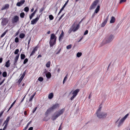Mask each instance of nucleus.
I'll return each instance as SVG.
<instances>
[{
    "instance_id": "obj_1",
    "label": "nucleus",
    "mask_w": 130,
    "mask_h": 130,
    "mask_svg": "<svg viewBox=\"0 0 130 130\" xmlns=\"http://www.w3.org/2000/svg\"><path fill=\"white\" fill-rule=\"evenodd\" d=\"M102 107L99 106V107L96 113V116L99 119L105 118L107 116V113L105 112H101Z\"/></svg>"
},
{
    "instance_id": "obj_2",
    "label": "nucleus",
    "mask_w": 130,
    "mask_h": 130,
    "mask_svg": "<svg viewBox=\"0 0 130 130\" xmlns=\"http://www.w3.org/2000/svg\"><path fill=\"white\" fill-rule=\"evenodd\" d=\"M64 111V109L59 110L56 111L54 114L52 116L51 119L53 120H54L56 119L58 117L62 114Z\"/></svg>"
},
{
    "instance_id": "obj_3",
    "label": "nucleus",
    "mask_w": 130,
    "mask_h": 130,
    "mask_svg": "<svg viewBox=\"0 0 130 130\" xmlns=\"http://www.w3.org/2000/svg\"><path fill=\"white\" fill-rule=\"evenodd\" d=\"M59 105L58 104H56L53 105L51 107L47 109L46 113L48 114L51 111H53L54 110L59 107Z\"/></svg>"
},
{
    "instance_id": "obj_4",
    "label": "nucleus",
    "mask_w": 130,
    "mask_h": 130,
    "mask_svg": "<svg viewBox=\"0 0 130 130\" xmlns=\"http://www.w3.org/2000/svg\"><path fill=\"white\" fill-rule=\"evenodd\" d=\"M128 115V113L125 115L123 118L120 120L117 126L118 127H119L122 124L124 121L127 118Z\"/></svg>"
},
{
    "instance_id": "obj_5",
    "label": "nucleus",
    "mask_w": 130,
    "mask_h": 130,
    "mask_svg": "<svg viewBox=\"0 0 130 130\" xmlns=\"http://www.w3.org/2000/svg\"><path fill=\"white\" fill-rule=\"evenodd\" d=\"M98 2V1L97 0H96L93 2L90 7L89 9L91 10L94 9L96 7Z\"/></svg>"
},
{
    "instance_id": "obj_6",
    "label": "nucleus",
    "mask_w": 130,
    "mask_h": 130,
    "mask_svg": "<svg viewBox=\"0 0 130 130\" xmlns=\"http://www.w3.org/2000/svg\"><path fill=\"white\" fill-rule=\"evenodd\" d=\"M114 38L113 35H110L108 36L106 40V42L108 43L111 42L113 40Z\"/></svg>"
},
{
    "instance_id": "obj_7",
    "label": "nucleus",
    "mask_w": 130,
    "mask_h": 130,
    "mask_svg": "<svg viewBox=\"0 0 130 130\" xmlns=\"http://www.w3.org/2000/svg\"><path fill=\"white\" fill-rule=\"evenodd\" d=\"M19 21V17L17 15L14 17L11 20V22L13 23H17Z\"/></svg>"
},
{
    "instance_id": "obj_8",
    "label": "nucleus",
    "mask_w": 130,
    "mask_h": 130,
    "mask_svg": "<svg viewBox=\"0 0 130 130\" xmlns=\"http://www.w3.org/2000/svg\"><path fill=\"white\" fill-rule=\"evenodd\" d=\"M56 38L54 39H50L49 42L50 46H52L53 45H54L56 43Z\"/></svg>"
},
{
    "instance_id": "obj_9",
    "label": "nucleus",
    "mask_w": 130,
    "mask_h": 130,
    "mask_svg": "<svg viewBox=\"0 0 130 130\" xmlns=\"http://www.w3.org/2000/svg\"><path fill=\"white\" fill-rule=\"evenodd\" d=\"M100 6L99 5H98L97 6L95 10L94 13L92 15V17H91L92 18H93L94 17V16L95 13H98V12H99V10H100Z\"/></svg>"
},
{
    "instance_id": "obj_10",
    "label": "nucleus",
    "mask_w": 130,
    "mask_h": 130,
    "mask_svg": "<svg viewBox=\"0 0 130 130\" xmlns=\"http://www.w3.org/2000/svg\"><path fill=\"white\" fill-rule=\"evenodd\" d=\"M64 32L63 30H61V33L60 34L59 38V41H61L63 38V37L64 36Z\"/></svg>"
},
{
    "instance_id": "obj_11",
    "label": "nucleus",
    "mask_w": 130,
    "mask_h": 130,
    "mask_svg": "<svg viewBox=\"0 0 130 130\" xmlns=\"http://www.w3.org/2000/svg\"><path fill=\"white\" fill-rule=\"evenodd\" d=\"M39 19V18L37 17L35 19L31 21V24H34L36 23Z\"/></svg>"
},
{
    "instance_id": "obj_12",
    "label": "nucleus",
    "mask_w": 130,
    "mask_h": 130,
    "mask_svg": "<svg viewBox=\"0 0 130 130\" xmlns=\"http://www.w3.org/2000/svg\"><path fill=\"white\" fill-rule=\"evenodd\" d=\"M25 2V1L24 0H21L20 2H18L17 3V5L18 6H20L24 4Z\"/></svg>"
},
{
    "instance_id": "obj_13",
    "label": "nucleus",
    "mask_w": 130,
    "mask_h": 130,
    "mask_svg": "<svg viewBox=\"0 0 130 130\" xmlns=\"http://www.w3.org/2000/svg\"><path fill=\"white\" fill-rule=\"evenodd\" d=\"M19 56V55H18L17 56H16L15 59H14V64L15 65L17 64V61L18 60Z\"/></svg>"
},
{
    "instance_id": "obj_14",
    "label": "nucleus",
    "mask_w": 130,
    "mask_h": 130,
    "mask_svg": "<svg viewBox=\"0 0 130 130\" xmlns=\"http://www.w3.org/2000/svg\"><path fill=\"white\" fill-rule=\"evenodd\" d=\"M79 89H77L75 90L73 92L72 94L73 95L75 96H76L77 95L79 91Z\"/></svg>"
},
{
    "instance_id": "obj_15",
    "label": "nucleus",
    "mask_w": 130,
    "mask_h": 130,
    "mask_svg": "<svg viewBox=\"0 0 130 130\" xmlns=\"http://www.w3.org/2000/svg\"><path fill=\"white\" fill-rule=\"evenodd\" d=\"M37 49V47H35L33 49V51H32V52L30 55V56H31L35 53Z\"/></svg>"
},
{
    "instance_id": "obj_16",
    "label": "nucleus",
    "mask_w": 130,
    "mask_h": 130,
    "mask_svg": "<svg viewBox=\"0 0 130 130\" xmlns=\"http://www.w3.org/2000/svg\"><path fill=\"white\" fill-rule=\"evenodd\" d=\"M79 24H77L76 27H74L73 28L72 31L74 32L75 31L79 28Z\"/></svg>"
},
{
    "instance_id": "obj_17",
    "label": "nucleus",
    "mask_w": 130,
    "mask_h": 130,
    "mask_svg": "<svg viewBox=\"0 0 130 130\" xmlns=\"http://www.w3.org/2000/svg\"><path fill=\"white\" fill-rule=\"evenodd\" d=\"M9 5L8 4H6L5 6H3L1 9L2 10H5L7 8H9Z\"/></svg>"
},
{
    "instance_id": "obj_18",
    "label": "nucleus",
    "mask_w": 130,
    "mask_h": 130,
    "mask_svg": "<svg viewBox=\"0 0 130 130\" xmlns=\"http://www.w3.org/2000/svg\"><path fill=\"white\" fill-rule=\"evenodd\" d=\"M46 76L47 78L49 79L51 78V75L50 72H48L46 74Z\"/></svg>"
},
{
    "instance_id": "obj_19",
    "label": "nucleus",
    "mask_w": 130,
    "mask_h": 130,
    "mask_svg": "<svg viewBox=\"0 0 130 130\" xmlns=\"http://www.w3.org/2000/svg\"><path fill=\"white\" fill-rule=\"evenodd\" d=\"M10 64V60H8L6 62L5 64V66L6 67L8 68L9 67Z\"/></svg>"
},
{
    "instance_id": "obj_20",
    "label": "nucleus",
    "mask_w": 130,
    "mask_h": 130,
    "mask_svg": "<svg viewBox=\"0 0 130 130\" xmlns=\"http://www.w3.org/2000/svg\"><path fill=\"white\" fill-rule=\"evenodd\" d=\"M115 21V18L112 16L111 17V19L110 21V23H114Z\"/></svg>"
},
{
    "instance_id": "obj_21",
    "label": "nucleus",
    "mask_w": 130,
    "mask_h": 130,
    "mask_svg": "<svg viewBox=\"0 0 130 130\" xmlns=\"http://www.w3.org/2000/svg\"><path fill=\"white\" fill-rule=\"evenodd\" d=\"M53 93H51L49 94L48 97L49 99H51L53 98Z\"/></svg>"
},
{
    "instance_id": "obj_22",
    "label": "nucleus",
    "mask_w": 130,
    "mask_h": 130,
    "mask_svg": "<svg viewBox=\"0 0 130 130\" xmlns=\"http://www.w3.org/2000/svg\"><path fill=\"white\" fill-rule=\"evenodd\" d=\"M56 37V36L54 34H52L51 35L50 39H54Z\"/></svg>"
},
{
    "instance_id": "obj_23",
    "label": "nucleus",
    "mask_w": 130,
    "mask_h": 130,
    "mask_svg": "<svg viewBox=\"0 0 130 130\" xmlns=\"http://www.w3.org/2000/svg\"><path fill=\"white\" fill-rule=\"evenodd\" d=\"M106 21H104V22L101 24V26L102 27H104L107 23Z\"/></svg>"
},
{
    "instance_id": "obj_24",
    "label": "nucleus",
    "mask_w": 130,
    "mask_h": 130,
    "mask_svg": "<svg viewBox=\"0 0 130 130\" xmlns=\"http://www.w3.org/2000/svg\"><path fill=\"white\" fill-rule=\"evenodd\" d=\"M82 53L81 52H78L76 54V56L78 57H80L82 55Z\"/></svg>"
},
{
    "instance_id": "obj_25",
    "label": "nucleus",
    "mask_w": 130,
    "mask_h": 130,
    "mask_svg": "<svg viewBox=\"0 0 130 130\" xmlns=\"http://www.w3.org/2000/svg\"><path fill=\"white\" fill-rule=\"evenodd\" d=\"M9 119H10V117H8L7 118L6 121H5L4 124L5 123L6 124H8V121H9Z\"/></svg>"
},
{
    "instance_id": "obj_26",
    "label": "nucleus",
    "mask_w": 130,
    "mask_h": 130,
    "mask_svg": "<svg viewBox=\"0 0 130 130\" xmlns=\"http://www.w3.org/2000/svg\"><path fill=\"white\" fill-rule=\"evenodd\" d=\"M50 61H48L46 64V67L47 68L49 67L50 66Z\"/></svg>"
},
{
    "instance_id": "obj_27",
    "label": "nucleus",
    "mask_w": 130,
    "mask_h": 130,
    "mask_svg": "<svg viewBox=\"0 0 130 130\" xmlns=\"http://www.w3.org/2000/svg\"><path fill=\"white\" fill-rule=\"evenodd\" d=\"M25 34L22 33L20 34L19 37L20 38L22 39L23 38L25 37Z\"/></svg>"
},
{
    "instance_id": "obj_28",
    "label": "nucleus",
    "mask_w": 130,
    "mask_h": 130,
    "mask_svg": "<svg viewBox=\"0 0 130 130\" xmlns=\"http://www.w3.org/2000/svg\"><path fill=\"white\" fill-rule=\"evenodd\" d=\"M35 95V94H33L30 96V98L29 100V102H31L32 101V99Z\"/></svg>"
},
{
    "instance_id": "obj_29",
    "label": "nucleus",
    "mask_w": 130,
    "mask_h": 130,
    "mask_svg": "<svg viewBox=\"0 0 130 130\" xmlns=\"http://www.w3.org/2000/svg\"><path fill=\"white\" fill-rule=\"evenodd\" d=\"M68 75V74L64 78V79L63 81V84H64L65 82L66 81V80L67 79Z\"/></svg>"
},
{
    "instance_id": "obj_30",
    "label": "nucleus",
    "mask_w": 130,
    "mask_h": 130,
    "mask_svg": "<svg viewBox=\"0 0 130 130\" xmlns=\"http://www.w3.org/2000/svg\"><path fill=\"white\" fill-rule=\"evenodd\" d=\"M24 77L22 76V75L21 76L20 78L19 79L18 82H19V83H20L22 81V79Z\"/></svg>"
},
{
    "instance_id": "obj_31",
    "label": "nucleus",
    "mask_w": 130,
    "mask_h": 130,
    "mask_svg": "<svg viewBox=\"0 0 130 130\" xmlns=\"http://www.w3.org/2000/svg\"><path fill=\"white\" fill-rule=\"evenodd\" d=\"M24 77L22 76V75L21 76L20 78L19 79L18 82H19V83H20L22 81V79Z\"/></svg>"
},
{
    "instance_id": "obj_32",
    "label": "nucleus",
    "mask_w": 130,
    "mask_h": 130,
    "mask_svg": "<svg viewBox=\"0 0 130 130\" xmlns=\"http://www.w3.org/2000/svg\"><path fill=\"white\" fill-rule=\"evenodd\" d=\"M25 57V56L24 54H21V59H23Z\"/></svg>"
},
{
    "instance_id": "obj_33",
    "label": "nucleus",
    "mask_w": 130,
    "mask_h": 130,
    "mask_svg": "<svg viewBox=\"0 0 130 130\" xmlns=\"http://www.w3.org/2000/svg\"><path fill=\"white\" fill-rule=\"evenodd\" d=\"M25 15V14L24 12H22L20 14V17L21 18H23Z\"/></svg>"
},
{
    "instance_id": "obj_34",
    "label": "nucleus",
    "mask_w": 130,
    "mask_h": 130,
    "mask_svg": "<svg viewBox=\"0 0 130 130\" xmlns=\"http://www.w3.org/2000/svg\"><path fill=\"white\" fill-rule=\"evenodd\" d=\"M16 102V101H15L11 105L10 107L9 108V109L8 110V111L10 109V108L13 106V105H14V104H15V102Z\"/></svg>"
},
{
    "instance_id": "obj_35",
    "label": "nucleus",
    "mask_w": 130,
    "mask_h": 130,
    "mask_svg": "<svg viewBox=\"0 0 130 130\" xmlns=\"http://www.w3.org/2000/svg\"><path fill=\"white\" fill-rule=\"evenodd\" d=\"M7 74L6 72H4L3 73V76L4 77H6L7 76Z\"/></svg>"
},
{
    "instance_id": "obj_36",
    "label": "nucleus",
    "mask_w": 130,
    "mask_h": 130,
    "mask_svg": "<svg viewBox=\"0 0 130 130\" xmlns=\"http://www.w3.org/2000/svg\"><path fill=\"white\" fill-rule=\"evenodd\" d=\"M24 10L26 12H28L29 10V8L27 7H26L24 8Z\"/></svg>"
},
{
    "instance_id": "obj_37",
    "label": "nucleus",
    "mask_w": 130,
    "mask_h": 130,
    "mask_svg": "<svg viewBox=\"0 0 130 130\" xmlns=\"http://www.w3.org/2000/svg\"><path fill=\"white\" fill-rule=\"evenodd\" d=\"M49 18L51 20H52L53 19L54 17L53 15H49Z\"/></svg>"
},
{
    "instance_id": "obj_38",
    "label": "nucleus",
    "mask_w": 130,
    "mask_h": 130,
    "mask_svg": "<svg viewBox=\"0 0 130 130\" xmlns=\"http://www.w3.org/2000/svg\"><path fill=\"white\" fill-rule=\"evenodd\" d=\"M38 80L39 81H40L42 82L43 81V77H40L39 78Z\"/></svg>"
},
{
    "instance_id": "obj_39",
    "label": "nucleus",
    "mask_w": 130,
    "mask_h": 130,
    "mask_svg": "<svg viewBox=\"0 0 130 130\" xmlns=\"http://www.w3.org/2000/svg\"><path fill=\"white\" fill-rule=\"evenodd\" d=\"M72 47V45L71 44H70L69 45L67 46L66 47V48L67 49H70Z\"/></svg>"
},
{
    "instance_id": "obj_40",
    "label": "nucleus",
    "mask_w": 130,
    "mask_h": 130,
    "mask_svg": "<svg viewBox=\"0 0 130 130\" xmlns=\"http://www.w3.org/2000/svg\"><path fill=\"white\" fill-rule=\"evenodd\" d=\"M28 61V59L27 58H26L24 60L23 62V64H25Z\"/></svg>"
},
{
    "instance_id": "obj_41",
    "label": "nucleus",
    "mask_w": 130,
    "mask_h": 130,
    "mask_svg": "<svg viewBox=\"0 0 130 130\" xmlns=\"http://www.w3.org/2000/svg\"><path fill=\"white\" fill-rule=\"evenodd\" d=\"M19 52V50L18 49H17L15 50V51L14 52V53L15 54H18Z\"/></svg>"
},
{
    "instance_id": "obj_42",
    "label": "nucleus",
    "mask_w": 130,
    "mask_h": 130,
    "mask_svg": "<svg viewBox=\"0 0 130 130\" xmlns=\"http://www.w3.org/2000/svg\"><path fill=\"white\" fill-rule=\"evenodd\" d=\"M15 41L16 43L18 42L19 41V38L18 37H16L15 38Z\"/></svg>"
},
{
    "instance_id": "obj_43",
    "label": "nucleus",
    "mask_w": 130,
    "mask_h": 130,
    "mask_svg": "<svg viewBox=\"0 0 130 130\" xmlns=\"http://www.w3.org/2000/svg\"><path fill=\"white\" fill-rule=\"evenodd\" d=\"M126 0H120L119 2L120 4H121L123 2H125Z\"/></svg>"
},
{
    "instance_id": "obj_44",
    "label": "nucleus",
    "mask_w": 130,
    "mask_h": 130,
    "mask_svg": "<svg viewBox=\"0 0 130 130\" xmlns=\"http://www.w3.org/2000/svg\"><path fill=\"white\" fill-rule=\"evenodd\" d=\"M6 32H4V33H3L2 34V35H1V37L2 38L3 37L5 36V35L6 34Z\"/></svg>"
},
{
    "instance_id": "obj_45",
    "label": "nucleus",
    "mask_w": 130,
    "mask_h": 130,
    "mask_svg": "<svg viewBox=\"0 0 130 130\" xmlns=\"http://www.w3.org/2000/svg\"><path fill=\"white\" fill-rule=\"evenodd\" d=\"M8 125V124H6L5 125L4 128L3 129V130H4L5 129H6L7 126Z\"/></svg>"
},
{
    "instance_id": "obj_46",
    "label": "nucleus",
    "mask_w": 130,
    "mask_h": 130,
    "mask_svg": "<svg viewBox=\"0 0 130 130\" xmlns=\"http://www.w3.org/2000/svg\"><path fill=\"white\" fill-rule=\"evenodd\" d=\"M33 14L31 13V15L29 16V18L30 19H31L32 18V17L34 16Z\"/></svg>"
},
{
    "instance_id": "obj_47",
    "label": "nucleus",
    "mask_w": 130,
    "mask_h": 130,
    "mask_svg": "<svg viewBox=\"0 0 130 130\" xmlns=\"http://www.w3.org/2000/svg\"><path fill=\"white\" fill-rule=\"evenodd\" d=\"M72 29L71 28L69 30L68 32L69 34H70L72 32Z\"/></svg>"
},
{
    "instance_id": "obj_48",
    "label": "nucleus",
    "mask_w": 130,
    "mask_h": 130,
    "mask_svg": "<svg viewBox=\"0 0 130 130\" xmlns=\"http://www.w3.org/2000/svg\"><path fill=\"white\" fill-rule=\"evenodd\" d=\"M88 32V30H86L84 32V35H85L86 34H87Z\"/></svg>"
},
{
    "instance_id": "obj_49",
    "label": "nucleus",
    "mask_w": 130,
    "mask_h": 130,
    "mask_svg": "<svg viewBox=\"0 0 130 130\" xmlns=\"http://www.w3.org/2000/svg\"><path fill=\"white\" fill-rule=\"evenodd\" d=\"M4 113V111H3L1 112L0 113V118L1 117V116H2L3 114Z\"/></svg>"
},
{
    "instance_id": "obj_50",
    "label": "nucleus",
    "mask_w": 130,
    "mask_h": 130,
    "mask_svg": "<svg viewBox=\"0 0 130 130\" xmlns=\"http://www.w3.org/2000/svg\"><path fill=\"white\" fill-rule=\"evenodd\" d=\"M75 97V96H74L73 95L72 96L71 98H70V100H73L74 98V97Z\"/></svg>"
},
{
    "instance_id": "obj_51",
    "label": "nucleus",
    "mask_w": 130,
    "mask_h": 130,
    "mask_svg": "<svg viewBox=\"0 0 130 130\" xmlns=\"http://www.w3.org/2000/svg\"><path fill=\"white\" fill-rule=\"evenodd\" d=\"M32 105V104L31 102L30 103H29V104L28 105V106L29 107H31Z\"/></svg>"
},
{
    "instance_id": "obj_52",
    "label": "nucleus",
    "mask_w": 130,
    "mask_h": 130,
    "mask_svg": "<svg viewBox=\"0 0 130 130\" xmlns=\"http://www.w3.org/2000/svg\"><path fill=\"white\" fill-rule=\"evenodd\" d=\"M33 128L32 127H29L28 130H32Z\"/></svg>"
},
{
    "instance_id": "obj_53",
    "label": "nucleus",
    "mask_w": 130,
    "mask_h": 130,
    "mask_svg": "<svg viewBox=\"0 0 130 130\" xmlns=\"http://www.w3.org/2000/svg\"><path fill=\"white\" fill-rule=\"evenodd\" d=\"M68 2V0L63 5V6H66V5L67 4Z\"/></svg>"
},
{
    "instance_id": "obj_54",
    "label": "nucleus",
    "mask_w": 130,
    "mask_h": 130,
    "mask_svg": "<svg viewBox=\"0 0 130 130\" xmlns=\"http://www.w3.org/2000/svg\"><path fill=\"white\" fill-rule=\"evenodd\" d=\"M64 15V14H63L62 15H61V17H60L59 19V21L62 18V17Z\"/></svg>"
},
{
    "instance_id": "obj_55",
    "label": "nucleus",
    "mask_w": 130,
    "mask_h": 130,
    "mask_svg": "<svg viewBox=\"0 0 130 130\" xmlns=\"http://www.w3.org/2000/svg\"><path fill=\"white\" fill-rule=\"evenodd\" d=\"M108 18H109V15H108L107 16L106 20H105V21H106V22H107Z\"/></svg>"
},
{
    "instance_id": "obj_56",
    "label": "nucleus",
    "mask_w": 130,
    "mask_h": 130,
    "mask_svg": "<svg viewBox=\"0 0 130 130\" xmlns=\"http://www.w3.org/2000/svg\"><path fill=\"white\" fill-rule=\"evenodd\" d=\"M4 79L2 82H0V85H1L4 83Z\"/></svg>"
},
{
    "instance_id": "obj_57",
    "label": "nucleus",
    "mask_w": 130,
    "mask_h": 130,
    "mask_svg": "<svg viewBox=\"0 0 130 130\" xmlns=\"http://www.w3.org/2000/svg\"><path fill=\"white\" fill-rule=\"evenodd\" d=\"M62 10L61 9L60 10L59 12V13H58V15H59V14L61 13V12H62Z\"/></svg>"
},
{
    "instance_id": "obj_58",
    "label": "nucleus",
    "mask_w": 130,
    "mask_h": 130,
    "mask_svg": "<svg viewBox=\"0 0 130 130\" xmlns=\"http://www.w3.org/2000/svg\"><path fill=\"white\" fill-rule=\"evenodd\" d=\"M3 60V58H0V63H1L2 62Z\"/></svg>"
},
{
    "instance_id": "obj_59",
    "label": "nucleus",
    "mask_w": 130,
    "mask_h": 130,
    "mask_svg": "<svg viewBox=\"0 0 130 130\" xmlns=\"http://www.w3.org/2000/svg\"><path fill=\"white\" fill-rule=\"evenodd\" d=\"M43 8H42L40 10V12H41L43 11Z\"/></svg>"
},
{
    "instance_id": "obj_60",
    "label": "nucleus",
    "mask_w": 130,
    "mask_h": 130,
    "mask_svg": "<svg viewBox=\"0 0 130 130\" xmlns=\"http://www.w3.org/2000/svg\"><path fill=\"white\" fill-rule=\"evenodd\" d=\"M37 109V107H36L35 108V109L33 111V113H34L36 111V109Z\"/></svg>"
},
{
    "instance_id": "obj_61",
    "label": "nucleus",
    "mask_w": 130,
    "mask_h": 130,
    "mask_svg": "<svg viewBox=\"0 0 130 130\" xmlns=\"http://www.w3.org/2000/svg\"><path fill=\"white\" fill-rule=\"evenodd\" d=\"M26 74L25 72V71L24 73H23V75H22V76H23L24 77Z\"/></svg>"
},
{
    "instance_id": "obj_62",
    "label": "nucleus",
    "mask_w": 130,
    "mask_h": 130,
    "mask_svg": "<svg viewBox=\"0 0 130 130\" xmlns=\"http://www.w3.org/2000/svg\"><path fill=\"white\" fill-rule=\"evenodd\" d=\"M26 74L25 72V71L24 73H23V75H22V76H23L24 77Z\"/></svg>"
},
{
    "instance_id": "obj_63",
    "label": "nucleus",
    "mask_w": 130,
    "mask_h": 130,
    "mask_svg": "<svg viewBox=\"0 0 130 130\" xmlns=\"http://www.w3.org/2000/svg\"><path fill=\"white\" fill-rule=\"evenodd\" d=\"M41 57V56L40 55H39L38 56L37 58H39L40 57Z\"/></svg>"
},
{
    "instance_id": "obj_64",
    "label": "nucleus",
    "mask_w": 130,
    "mask_h": 130,
    "mask_svg": "<svg viewBox=\"0 0 130 130\" xmlns=\"http://www.w3.org/2000/svg\"><path fill=\"white\" fill-rule=\"evenodd\" d=\"M83 37H82L80 39V40L78 41V42H80L82 39H83Z\"/></svg>"
}]
</instances>
